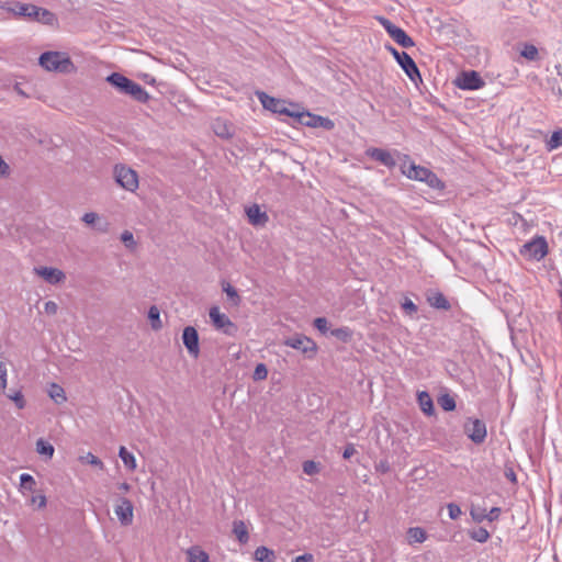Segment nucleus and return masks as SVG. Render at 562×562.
<instances>
[{
  "label": "nucleus",
  "mask_w": 562,
  "mask_h": 562,
  "mask_svg": "<svg viewBox=\"0 0 562 562\" xmlns=\"http://www.w3.org/2000/svg\"><path fill=\"white\" fill-rule=\"evenodd\" d=\"M3 8L18 16L27 19L30 21H36L45 25L54 26L58 23V19L55 13L32 3L11 1L7 2L5 7Z\"/></svg>",
  "instance_id": "1"
},
{
  "label": "nucleus",
  "mask_w": 562,
  "mask_h": 562,
  "mask_svg": "<svg viewBox=\"0 0 562 562\" xmlns=\"http://www.w3.org/2000/svg\"><path fill=\"white\" fill-rule=\"evenodd\" d=\"M402 172L408 178L416 181L426 182L431 189L443 190L445 183L441 181L435 172L430 169L415 165L411 162L406 169V166H402Z\"/></svg>",
  "instance_id": "2"
},
{
  "label": "nucleus",
  "mask_w": 562,
  "mask_h": 562,
  "mask_svg": "<svg viewBox=\"0 0 562 562\" xmlns=\"http://www.w3.org/2000/svg\"><path fill=\"white\" fill-rule=\"evenodd\" d=\"M38 64L48 71L58 72H68L74 67L70 58L59 52H45L41 54Z\"/></svg>",
  "instance_id": "3"
},
{
  "label": "nucleus",
  "mask_w": 562,
  "mask_h": 562,
  "mask_svg": "<svg viewBox=\"0 0 562 562\" xmlns=\"http://www.w3.org/2000/svg\"><path fill=\"white\" fill-rule=\"evenodd\" d=\"M386 49L392 54V56L395 58V60L398 63L403 71L406 74V76L415 83L417 85V81H422V76L419 72V69L414 61V59L406 53V52H400L396 48H394L392 45H386Z\"/></svg>",
  "instance_id": "4"
},
{
  "label": "nucleus",
  "mask_w": 562,
  "mask_h": 562,
  "mask_svg": "<svg viewBox=\"0 0 562 562\" xmlns=\"http://www.w3.org/2000/svg\"><path fill=\"white\" fill-rule=\"evenodd\" d=\"M209 316L215 330L228 337L237 335L238 326L226 314L222 313L218 306H212L209 311Z\"/></svg>",
  "instance_id": "5"
},
{
  "label": "nucleus",
  "mask_w": 562,
  "mask_h": 562,
  "mask_svg": "<svg viewBox=\"0 0 562 562\" xmlns=\"http://www.w3.org/2000/svg\"><path fill=\"white\" fill-rule=\"evenodd\" d=\"M256 95L258 97L263 109L271 111L272 113L290 116L295 121V115L297 114V111L290 110L286 106V102L284 100L271 97L263 91H256Z\"/></svg>",
  "instance_id": "6"
},
{
  "label": "nucleus",
  "mask_w": 562,
  "mask_h": 562,
  "mask_svg": "<svg viewBox=\"0 0 562 562\" xmlns=\"http://www.w3.org/2000/svg\"><path fill=\"white\" fill-rule=\"evenodd\" d=\"M378 21L390 35V37L403 48H409L415 45L414 40L402 27L395 25L391 20L384 16H379Z\"/></svg>",
  "instance_id": "7"
},
{
  "label": "nucleus",
  "mask_w": 562,
  "mask_h": 562,
  "mask_svg": "<svg viewBox=\"0 0 562 562\" xmlns=\"http://www.w3.org/2000/svg\"><path fill=\"white\" fill-rule=\"evenodd\" d=\"M520 255L529 260L540 261L548 254V243L544 237L538 236L524 244L519 250Z\"/></svg>",
  "instance_id": "8"
},
{
  "label": "nucleus",
  "mask_w": 562,
  "mask_h": 562,
  "mask_svg": "<svg viewBox=\"0 0 562 562\" xmlns=\"http://www.w3.org/2000/svg\"><path fill=\"white\" fill-rule=\"evenodd\" d=\"M114 178L120 187L130 192H135L138 188L137 172L125 165L114 167Z\"/></svg>",
  "instance_id": "9"
},
{
  "label": "nucleus",
  "mask_w": 562,
  "mask_h": 562,
  "mask_svg": "<svg viewBox=\"0 0 562 562\" xmlns=\"http://www.w3.org/2000/svg\"><path fill=\"white\" fill-rule=\"evenodd\" d=\"M284 345L293 349L300 350L306 358L312 359L317 352L316 342L303 334H295L285 338Z\"/></svg>",
  "instance_id": "10"
},
{
  "label": "nucleus",
  "mask_w": 562,
  "mask_h": 562,
  "mask_svg": "<svg viewBox=\"0 0 562 562\" xmlns=\"http://www.w3.org/2000/svg\"><path fill=\"white\" fill-rule=\"evenodd\" d=\"M295 122L307 127H322L326 131H331L335 127V123L329 117L313 114L308 111L299 112L295 115Z\"/></svg>",
  "instance_id": "11"
},
{
  "label": "nucleus",
  "mask_w": 562,
  "mask_h": 562,
  "mask_svg": "<svg viewBox=\"0 0 562 562\" xmlns=\"http://www.w3.org/2000/svg\"><path fill=\"white\" fill-rule=\"evenodd\" d=\"M453 83L461 90H477L485 85L483 78L475 70L461 71Z\"/></svg>",
  "instance_id": "12"
},
{
  "label": "nucleus",
  "mask_w": 562,
  "mask_h": 562,
  "mask_svg": "<svg viewBox=\"0 0 562 562\" xmlns=\"http://www.w3.org/2000/svg\"><path fill=\"white\" fill-rule=\"evenodd\" d=\"M464 432L476 445L483 443L486 438V425L482 419L468 418L464 423Z\"/></svg>",
  "instance_id": "13"
},
{
  "label": "nucleus",
  "mask_w": 562,
  "mask_h": 562,
  "mask_svg": "<svg viewBox=\"0 0 562 562\" xmlns=\"http://www.w3.org/2000/svg\"><path fill=\"white\" fill-rule=\"evenodd\" d=\"M182 342L188 353L198 359L200 356V338L199 333L193 326H186L182 330Z\"/></svg>",
  "instance_id": "14"
},
{
  "label": "nucleus",
  "mask_w": 562,
  "mask_h": 562,
  "mask_svg": "<svg viewBox=\"0 0 562 562\" xmlns=\"http://www.w3.org/2000/svg\"><path fill=\"white\" fill-rule=\"evenodd\" d=\"M114 513L117 516L119 521L122 526H130L133 522V503L126 497H119L116 499Z\"/></svg>",
  "instance_id": "15"
},
{
  "label": "nucleus",
  "mask_w": 562,
  "mask_h": 562,
  "mask_svg": "<svg viewBox=\"0 0 562 562\" xmlns=\"http://www.w3.org/2000/svg\"><path fill=\"white\" fill-rule=\"evenodd\" d=\"M366 155L369 158H371L375 161H379L380 164H382L383 166H385L390 169L394 168L396 166L395 158L393 157L392 153L386 149L378 148V147H370L366 150Z\"/></svg>",
  "instance_id": "16"
},
{
  "label": "nucleus",
  "mask_w": 562,
  "mask_h": 562,
  "mask_svg": "<svg viewBox=\"0 0 562 562\" xmlns=\"http://www.w3.org/2000/svg\"><path fill=\"white\" fill-rule=\"evenodd\" d=\"M36 274L42 277L46 282L50 284H57L65 279V273L53 267H40L34 269Z\"/></svg>",
  "instance_id": "17"
},
{
  "label": "nucleus",
  "mask_w": 562,
  "mask_h": 562,
  "mask_svg": "<svg viewBox=\"0 0 562 562\" xmlns=\"http://www.w3.org/2000/svg\"><path fill=\"white\" fill-rule=\"evenodd\" d=\"M426 299L429 305L436 310L448 311L451 308L450 302L440 291L429 290Z\"/></svg>",
  "instance_id": "18"
},
{
  "label": "nucleus",
  "mask_w": 562,
  "mask_h": 562,
  "mask_svg": "<svg viewBox=\"0 0 562 562\" xmlns=\"http://www.w3.org/2000/svg\"><path fill=\"white\" fill-rule=\"evenodd\" d=\"M248 222L254 226H265L269 217L265 211H261L258 204H252L246 209Z\"/></svg>",
  "instance_id": "19"
},
{
  "label": "nucleus",
  "mask_w": 562,
  "mask_h": 562,
  "mask_svg": "<svg viewBox=\"0 0 562 562\" xmlns=\"http://www.w3.org/2000/svg\"><path fill=\"white\" fill-rule=\"evenodd\" d=\"M81 221L95 228L100 233H108L109 231V222L105 220H102L100 215L95 212H87L82 215Z\"/></svg>",
  "instance_id": "20"
},
{
  "label": "nucleus",
  "mask_w": 562,
  "mask_h": 562,
  "mask_svg": "<svg viewBox=\"0 0 562 562\" xmlns=\"http://www.w3.org/2000/svg\"><path fill=\"white\" fill-rule=\"evenodd\" d=\"M106 82L115 88L120 93L126 94L133 80L120 72H112L106 77Z\"/></svg>",
  "instance_id": "21"
},
{
  "label": "nucleus",
  "mask_w": 562,
  "mask_h": 562,
  "mask_svg": "<svg viewBox=\"0 0 562 562\" xmlns=\"http://www.w3.org/2000/svg\"><path fill=\"white\" fill-rule=\"evenodd\" d=\"M417 402L422 412L427 416L435 414V406L431 396L427 391H419L417 393Z\"/></svg>",
  "instance_id": "22"
},
{
  "label": "nucleus",
  "mask_w": 562,
  "mask_h": 562,
  "mask_svg": "<svg viewBox=\"0 0 562 562\" xmlns=\"http://www.w3.org/2000/svg\"><path fill=\"white\" fill-rule=\"evenodd\" d=\"M212 128L215 135L223 139H228L233 136V126L225 120L216 119L212 124Z\"/></svg>",
  "instance_id": "23"
},
{
  "label": "nucleus",
  "mask_w": 562,
  "mask_h": 562,
  "mask_svg": "<svg viewBox=\"0 0 562 562\" xmlns=\"http://www.w3.org/2000/svg\"><path fill=\"white\" fill-rule=\"evenodd\" d=\"M126 95H130L132 99L140 103H147L150 99L148 92L135 81H132Z\"/></svg>",
  "instance_id": "24"
},
{
  "label": "nucleus",
  "mask_w": 562,
  "mask_h": 562,
  "mask_svg": "<svg viewBox=\"0 0 562 562\" xmlns=\"http://www.w3.org/2000/svg\"><path fill=\"white\" fill-rule=\"evenodd\" d=\"M233 533L240 544H246L249 540V532L243 520L233 521Z\"/></svg>",
  "instance_id": "25"
},
{
  "label": "nucleus",
  "mask_w": 562,
  "mask_h": 562,
  "mask_svg": "<svg viewBox=\"0 0 562 562\" xmlns=\"http://www.w3.org/2000/svg\"><path fill=\"white\" fill-rule=\"evenodd\" d=\"M189 562H210L209 554L198 546H193L187 551Z\"/></svg>",
  "instance_id": "26"
},
{
  "label": "nucleus",
  "mask_w": 562,
  "mask_h": 562,
  "mask_svg": "<svg viewBox=\"0 0 562 562\" xmlns=\"http://www.w3.org/2000/svg\"><path fill=\"white\" fill-rule=\"evenodd\" d=\"M408 542L412 543H423L427 539V532L422 527H411L407 530Z\"/></svg>",
  "instance_id": "27"
},
{
  "label": "nucleus",
  "mask_w": 562,
  "mask_h": 562,
  "mask_svg": "<svg viewBox=\"0 0 562 562\" xmlns=\"http://www.w3.org/2000/svg\"><path fill=\"white\" fill-rule=\"evenodd\" d=\"M48 395L58 405L67 401L65 390L57 383L49 385Z\"/></svg>",
  "instance_id": "28"
},
{
  "label": "nucleus",
  "mask_w": 562,
  "mask_h": 562,
  "mask_svg": "<svg viewBox=\"0 0 562 562\" xmlns=\"http://www.w3.org/2000/svg\"><path fill=\"white\" fill-rule=\"evenodd\" d=\"M36 452L46 459H52L55 452L54 446L47 440L40 438L36 441Z\"/></svg>",
  "instance_id": "29"
},
{
  "label": "nucleus",
  "mask_w": 562,
  "mask_h": 562,
  "mask_svg": "<svg viewBox=\"0 0 562 562\" xmlns=\"http://www.w3.org/2000/svg\"><path fill=\"white\" fill-rule=\"evenodd\" d=\"M119 457L123 461L124 465L131 470L134 471L137 467L136 459L132 452H130L124 446H121L119 449Z\"/></svg>",
  "instance_id": "30"
},
{
  "label": "nucleus",
  "mask_w": 562,
  "mask_h": 562,
  "mask_svg": "<svg viewBox=\"0 0 562 562\" xmlns=\"http://www.w3.org/2000/svg\"><path fill=\"white\" fill-rule=\"evenodd\" d=\"M255 559L259 562H274L276 554L273 550L261 546L255 550Z\"/></svg>",
  "instance_id": "31"
},
{
  "label": "nucleus",
  "mask_w": 562,
  "mask_h": 562,
  "mask_svg": "<svg viewBox=\"0 0 562 562\" xmlns=\"http://www.w3.org/2000/svg\"><path fill=\"white\" fill-rule=\"evenodd\" d=\"M330 335L340 340L341 342H350L353 336V330L348 326H341L331 329Z\"/></svg>",
  "instance_id": "32"
},
{
  "label": "nucleus",
  "mask_w": 562,
  "mask_h": 562,
  "mask_svg": "<svg viewBox=\"0 0 562 562\" xmlns=\"http://www.w3.org/2000/svg\"><path fill=\"white\" fill-rule=\"evenodd\" d=\"M147 317L150 321L151 328L154 330H159L162 328V323L160 321V312L156 305H151L149 307Z\"/></svg>",
  "instance_id": "33"
},
{
  "label": "nucleus",
  "mask_w": 562,
  "mask_h": 562,
  "mask_svg": "<svg viewBox=\"0 0 562 562\" xmlns=\"http://www.w3.org/2000/svg\"><path fill=\"white\" fill-rule=\"evenodd\" d=\"M438 404L445 412H452L457 407L454 397L448 393H445L438 397Z\"/></svg>",
  "instance_id": "34"
},
{
  "label": "nucleus",
  "mask_w": 562,
  "mask_h": 562,
  "mask_svg": "<svg viewBox=\"0 0 562 562\" xmlns=\"http://www.w3.org/2000/svg\"><path fill=\"white\" fill-rule=\"evenodd\" d=\"M79 461L81 463H87L92 467H95L100 470L104 469V463L101 461V459H99L97 456H94L91 452H88L87 454L79 457Z\"/></svg>",
  "instance_id": "35"
},
{
  "label": "nucleus",
  "mask_w": 562,
  "mask_h": 562,
  "mask_svg": "<svg viewBox=\"0 0 562 562\" xmlns=\"http://www.w3.org/2000/svg\"><path fill=\"white\" fill-rule=\"evenodd\" d=\"M520 55L527 60H536L538 58V48L533 44L525 43Z\"/></svg>",
  "instance_id": "36"
},
{
  "label": "nucleus",
  "mask_w": 562,
  "mask_h": 562,
  "mask_svg": "<svg viewBox=\"0 0 562 562\" xmlns=\"http://www.w3.org/2000/svg\"><path fill=\"white\" fill-rule=\"evenodd\" d=\"M469 535H470L471 539H473L474 541H477L480 543L486 542L491 537L490 532L483 527H479V528L470 531Z\"/></svg>",
  "instance_id": "37"
},
{
  "label": "nucleus",
  "mask_w": 562,
  "mask_h": 562,
  "mask_svg": "<svg viewBox=\"0 0 562 562\" xmlns=\"http://www.w3.org/2000/svg\"><path fill=\"white\" fill-rule=\"evenodd\" d=\"M36 481L31 474L23 473L20 475V487L30 492H34Z\"/></svg>",
  "instance_id": "38"
},
{
  "label": "nucleus",
  "mask_w": 562,
  "mask_h": 562,
  "mask_svg": "<svg viewBox=\"0 0 562 562\" xmlns=\"http://www.w3.org/2000/svg\"><path fill=\"white\" fill-rule=\"evenodd\" d=\"M223 291L226 293L228 300L232 301L233 305H239L240 296L233 285H231L229 283H224Z\"/></svg>",
  "instance_id": "39"
},
{
  "label": "nucleus",
  "mask_w": 562,
  "mask_h": 562,
  "mask_svg": "<svg viewBox=\"0 0 562 562\" xmlns=\"http://www.w3.org/2000/svg\"><path fill=\"white\" fill-rule=\"evenodd\" d=\"M549 149H555L562 146V128L554 131L547 142Z\"/></svg>",
  "instance_id": "40"
},
{
  "label": "nucleus",
  "mask_w": 562,
  "mask_h": 562,
  "mask_svg": "<svg viewBox=\"0 0 562 562\" xmlns=\"http://www.w3.org/2000/svg\"><path fill=\"white\" fill-rule=\"evenodd\" d=\"M303 472L307 475H315L321 471V464L313 460H306L302 464Z\"/></svg>",
  "instance_id": "41"
},
{
  "label": "nucleus",
  "mask_w": 562,
  "mask_h": 562,
  "mask_svg": "<svg viewBox=\"0 0 562 562\" xmlns=\"http://www.w3.org/2000/svg\"><path fill=\"white\" fill-rule=\"evenodd\" d=\"M470 515L475 522H482L486 519V509L480 506H472Z\"/></svg>",
  "instance_id": "42"
},
{
  "label": "nucleus",
  "mask_w": 562,
  "mask_h": 562,
  "mask_svg": "<svg viewBox=\"0 0 562 562\" xmlns=\"http://www.w3.org/2000/svg\"><path fill=\"white\" fill-rule=\"evenodd\" d=\"M268 375V368L265 363H258L255 368L252 379L255 381H262L267 379Z\"/></svg>",
  "instance_id": "43"
},
{
  "label": "nucleus",
  "mask_w": 562,
  "mask_h": 562,
  "mask_svg": "<svg viewBox=\"0 0 562 562\" xmlns=\"http://www.w3.org/2000/svg\"><path fill=\"white\" fill-rule=\"evenodd\" d=\"M8 397L14 402L18 408L22 409L25 407V400L21 391L9 393Z\"/></svg>",
  "instance_id": "44"
},
{
  "label": "nucleus",
  "mask_w": 562,
  "mask_h": 562,
  "mask_svg": "<svg viewBox=\"0 0 562 562\" xmlns=\"http://www.w3.org/2000/svg\"><path fill=\"white\" fill-rule=\"evenodd\" d=\"M402 307L409 316H413L418 311L417 305L409 299H405V301L402 303Z\"/></svg>",
  "instance_id": "45"
},
{
  "label": "nucleus",
  "mask_w": 562,
  "mask_h": 562,
  "mask_svg": "<svg viewBox=\"0 0 562 562\" xmlns=\"http://www.w3.org/2000/svg\"><path fill=\"white\" fill-rule=\"evenodd\" d=\"M313 325L322 334H325L328 330V321L326 317H316Z\"/></svg>",
  "instance_id": "46"
},
{
  "label": "nucleus",
  "mask_w": 562,
  "mask_h": 562,
  "mask_svg": "<svg viewBox=\"0 0 562 562\" xmlns=\"http://www.w3.org/2000/svg\"><path fill=\"white\" fill-rule=\"evenodd\" d=\"M447 507H448L450 519L456 520L461 516L462 512H461V508L459 505H457L454 503H450V504H448Z\"/></svg>",
  "instance_id": "47"
},
{
  "label": "nucleus",
  "mask_w": 562,
  "mask_h": 562,
  "mask_svg": "<svg viewBox=\"0 0 562 562\" xmlns=\"http://www.w3.org/2000/svg\"><path fill=\"white\" fill-rule=\"evenodd\" d=\"M121 240L124 243V245L128 248H132L136 245L134 240V236L130 231H124L121 235Z\"/></svg>",
  "instance_id": "48"
},
{
  "label": "nucleus",
  "mask_w": 562,
  "mask_h": 562,
  "mask_svg": "<svg viewBox=\"0 0 562 562\" xmlns=\"http://www.w3.org/2000/svg\"><path fill=\"white\" fill-rule=\"evenodd\" d=\"M7 386V367L0 361V390H4Z\"/></svg>",
  "instance_id": "49"
},
{
  "label": "nucleus",
  "mask_w": 562,
  "mask_h": 562,
  "mask_svg": "<svg viewBox=\"0 0 562 562\" xmlns=\"http://www.w3.org/2000/svg\"><path fill=\"white\" fill-rule=\"evenodd\" d=\"M501 512L502 510L499 507H492L491 510L486 513V520H488L490 522L497 520L501 515Z\"/></svg>",
  "instance_id": "50"
},
{
  "label": "nucleus",
  "mask_w": 562,
  "mask_h": 562,
  "mask_svg": "<svg viewBox=\"0 0 562 562\" xmlns=\"http://www.w3.org/2000/svg\"><path fill=\"white\" fill-rule=\"evenodd\" d=\"M44 310L49 315H55L57 313L58 306L54 301H47L44 305Z\"/></svg>",
  "instance_id": "51"
},
{
  "label": "nucleus",
  "mask_w": 562,
  "mask_h": 562,
  "mask_svg": "<svg viewBox=\"0 0 562 562\" xmlns=\"http://www.w3.org/2000/svg\"><path fill=\"white\" fill-rule=\"evenodd\" d=\"M356 453L355 446L352 443H348L342 452V458L348 460Z\"/></svg>",
  "instance_id": "52"
},
{
  "label": "nucleus",
  "mask_w": 562,
  "mask_h": 562,
  "mask_svg": "<svg viewBox=\"0 0 562 562\" xmlns=\"http://www.w3.org/2000/svg\"><path fill=\"white\" fill-rule=\"evenodd\" d=\"M314 557L312 553H304L296 557L292 562H313Z\"/></svg>",
  "instance_id": "53"
},
{
  "label": "nucleus",
  "mask_w": 562,
  "mask_h": 562,
  "mask_svg": "<svg viewBox=\"0 0 562 562\" xmlns=\"http://www.w3.org/2000/svg\"><path fill=\"white\" fill-rule=\"evenodd\" d=\"M33 503H37L38 508H43L46 506V497L44 495H37L32 498Z\"/></svg>",
  "instance_id": "54"
},
{
  "label": "nucleus",
  "mask_w": 562,
  "mask_h": 562,
  "mask_svg": "<svg viewBox=\"0 0 562 562\" xmlns=\"http://www.w3.org/2000/svg\"><path fill=\"white\" fill-rule=\"evenodd\" d=\"M9 175V166L0 156V177Z\"/></svg>",
  "instance_id": "55"
},
{
  "label": "nucleus",
  "mask_w": 562,
  "mask_h": 562,
  "mask_svg": "<svg viewBox=\"0 0 562 562\" xmlns=\"http://www.w3.org/2000/svg\"><path fill=\"white\" fill-rule=\"evenodd\" d=\"M505 476L510 481V482H516L517 479H516V474L514 472V470L512 468L507 469L505 471Z\"/></svg>",
  "instance_id": "56"
},
{
  "label": "nucleus",
  "mask_w": 562,
  "mask_h": 562,
  "mask_svg": "<svg viewBox=\"0 0 562 562\" xmlns=\"http://www.w3.org/2000/svg\"><path fill=\"white\" fill-rule=\"evenodd\" d=\"M143 80L147 83V85H155L156 83V79L155 77H153L151 75H148V74H144L143 75Z\"/></svg>",
  "instance_id": "57"
},
{
  "label": "nucleus",
  "mask_w": 562,
  "mask_h": 562,
  "mask_svg": "<svg viewBox=\"0 0 562 562\" xmlns=\"http://www.w3.org/2000/svg\"><path fill=\"white\" fill-rule=\"evenodd\" d=\"M117 488L121 491V492H128L131 490V485L126 482H122L117 485Z\"/></svg>",
  "instance_id": "58"
},
{
  "label": "nucleus",
  "mask_w": 562,
  "mask_h": 562,
  "mask_svg": "<svg viewBox=\"0 0 562 562\" xmlns=\"http://www.w3.org/2000/svg\"><path fill=\"white\" fill-rule=\"evenodd\" d=\"M380 469H381L383 472H386V471L389 470V465H387V463H383V462H381V463H380Z\"/></svg>",
  "instance_id": "59"
},
{
  "label": "nucleus",
  "mask_w": 562,
  "mask_h": 562,
  "mask_svg": "<svg viewBox=\"0 0 562 562\" xmlns=\"http://www.w3.org/2000/svg\"><path fill=\"white\" fill-rule=\"evenodd\" d=\"M560 98H562V89L561 88H558L557 92H555Z\"/></svg>",
  "instance_id": "60"
},
{
  "label": "nucleus",
  "mask_w": 562,
  "mask_h": 562,
  "mask_svg": "<svg viewBox=\"0 0 562 562\" xmlns=\"http://www.w3.org/2000/svg\"><path fill=\"white\" fill-rule=\"evenodd\" d=\"M559 295H560V299L562 301V289L560 290Z\"/></svg>",
  "instance_id": "61"
},
{
  "label": "nucleus",
  "mask_w": 562,
  "mask_h": 562,
  "mask_svg": "<svg viewBox=\"0 0 562 562\" xmlns=\"http://www.w3.org/2000/svg\"><path fill=\"white\" fill-rule=\"evenodd\" d=\"M290 105L293 106V108L297 106V104H295V103H290Z\"/></svg>",
  "instance_id": "62"
}]
</instances>
